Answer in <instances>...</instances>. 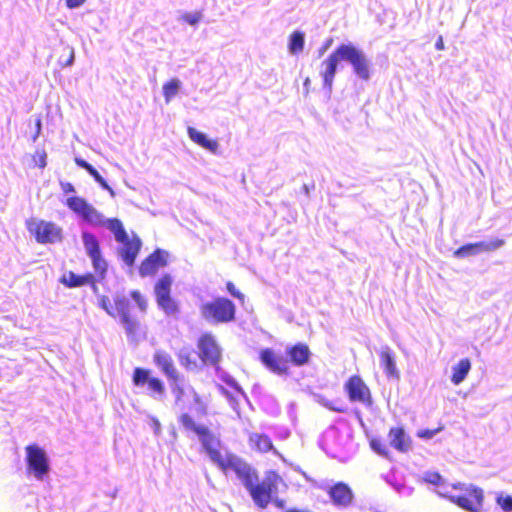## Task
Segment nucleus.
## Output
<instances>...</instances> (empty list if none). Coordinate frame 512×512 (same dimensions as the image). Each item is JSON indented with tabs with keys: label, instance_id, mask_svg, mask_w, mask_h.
Masks as SVG:
<instances>
[{
	"label": "nucleus",
	"instance_id": "obj_2",
	"mask_svg": "<svg viewBox=\"0 0 512 512\" xmlns=\"http://www.w3.org/2000/svg\"><path fill=\"white\" fill-rule=\"evenodd\" d=\"M341 60L349 62L353 72L360 79L364 81L370 79L371 64L364 52L354 45L341 44L322 62V67H324L321 71L323 86L329 92L332 90L337 65Z\"/></svg>",
	"mask_w": 512,
	"mask_h": 512
},
{
	"label": "nucleus",
	"instance_id": "obj_39",
	"mask_svg": "<svg viewBox=\"0 0 512 512\" xmlns=\"http://www.w3.org/2000/svg\"><path fill=\"white\" fill-rule=\"evenodd\" d=\"M497 503L500 505V507L504 511H506V512L512 511V497L511 496H500L497 498Z\"/></svg>",
	"mask_w": 512,
	"mask_h": 512
},
{
	"label": "nucleus",
	"instance_id": "obj_35",
	"mask_svg": "<svg viewBox=\"0 0 512 512\" xmlns=\"http://www.w3.org/2000/svg\"><path fill=\"white\" fill-rule=\"evenodd\" d=\"M94 180L99 183V185L105 189L108 190L111 194H113L112 188L108 185V183L105 181V179L98 173V171L93 167L90 172H88Z\"/></svg>",
	"mask_w": 512,
	"mask_h": 512
},
{
	"label": "nucleus",
	"instance_id": "obj_31",
	"mask_svg": "<svg viewBox=\"0 0 512 512\" xmlns=\"http://www.w3.org/2000/svg\"><path fill=\"white\" fill-rule=\"evenodd\" d=\"M304 48V34L299 31H295L290 36L289 50L292 54H298L302 52Z\"/></svg>",
	"mask_w": 512,
	"mask_h": 512
},
{
	"label": "nucleus",
	"instance_id": "obj_46",
	"mask_svg": "<svg viewBox=\"0 0 512 512\" xmlns=\"http://www.w3.org/2000/svg\"><path fill=\"white\" fill-rule=\"evenodd\" d=\"M271 502H273V504L279 509H283L285 507V502L282 499L272 498Z\"/></svg>",
	"mask_w": 512,
	"mask_h": 512
},
{
	"label": "nucleus",
	"instance_id": "obj_11",
	"mask_svg": "<svg viewBox=\"0 0 512 512\" xmlns=\"http://www.w3.org/2000/svg\"><path fill=\"white\" fill-rule=\"evenodd\" d=\"M66 205L70 210L80 215L85 221L92 225L104 226L107 222V219H105L101 213L81 197H69L66 201Z\"/></svg>",
	"mask_w": 512,
	"mask_h": 512
},
{
	"label": "nucleus",
	"instance_id": "obj_43",
	"mask_svg": "<svg viewBox=\"0 0 512 512\" xmlns=\"http://www.w3.org/2000/svg\"><path fill=\"white\" fill-rule=\"evenodd\" d=\"M325 407H327L329 410H332V411H335V412H345V408L344 407H340V406H336L334 405L333 403L331 402H324L323 403Z\"/></svg>",
	"mask_w": 512,
	"mask_h": 512
},
{
	"label": "nucleus",
	"instance_id": "obj_13",
	"mask_svg": "<svg viewBox=\"0 0 512 512\" xmlns=\"http://www.w3.org/2000/svg\"><path fill=\"white\" fill-rule=\"evenodd\" d=\"M132 382L136 387H146L153 396H162L165 393L164 382L160 378L153 376L149 369L136 367L133 370Z\"/></svg>",
	"mask_w": 512,
	"mask_h": 512
},
{
	"label": "nucleus",
	"instance_id": "obj_25",
	"mask_svg": "<svg viewBox=\"0 0 512 512\" xmlns=\"http://www.w3.org/2000/svg\"><path fill=\"white\" fill-rule=\"evenodd\" d=\"M187 133L189 138L202 147L203 149H206L212 153H217L219 144L217 140L208 139L205 134L202 132H199L194 127H188Z\"/></svg>",
	"mask_w": 512,
	"mask_h": 512
},
{
	"label": "nucleus",
	"instance_id": "obj_27",
	"mask_svg": "<svg viewBox=\"0 0 512 512\" xmlns=\"http://www.w3.org/2000/svg\"><path fill=\"white\" fill-rule=\"evenodd\" d=\"M471 369V361L468 358L461 359L453 368L451 382L459 385L467 377Z\"/></svg>",
	"mask_w": 512,
	"mask_h": 512
},
{
	"label": "nucleus",
	"instance_id": "obj_38",
	"mask_svg": "<svg viewBox=\"0 0 512 512\" xmlns=\"http://www.w3.org/2000/svg\"><path fill=\"white\" fill-rule=\"evenodd\" d=\"M130 295L132 299L136 302L138 307L142 311H145L147 308V300L143 297V295L137 290L132 291Z\"/></svg>",
	"mask_w": 512,
	"mask_h": 512
},
{
	"label": "nucleus",
	"instance_id": "obj_14",
	"mask_svg": "<svg viewBox=\"0 0 512 512\" xmlns=\"http://www.w3.org/2000/svg\"><path fill=\"white\" fill-rule=\"evenodd\" d=\"M259 360L270 372L286 376L290 373L289 360L271 348H264L259 352Z\"/></svg>",
	"mask_w": 512,
	"mask_h": 512
},
{
	"label": "nucleus",
	"instance_id": "obj_44",
	"mask_svg": "<svg viewBox=\"0 0 512 512\" xmlns=\"http://www.w3.org/2000/svg\"><path fill=\"white\" fill-rule=\"evenodd\" d=\"M85 0H66V6L70 9L76 8L84 4Z\"/></svg>",
	"mask_w": 512,
	"mask_h": 512
},
{
	"label": "nucleus",
	"instance_id": "obj_26",
	"mask_svg": "<svg viewBox=\"0 0 512 512\" xmlns=\"http://www.w3.org/2000/svg\"><path fill=\"white\" fill-rule=\"evenodd\" d=\"M381 365L388 377L398 378L399 373L396 368L395 357L389 347H384L379 353Z\"/></svg>",
	"mask_w": 512,
	"mask_h": 512
},
{
	"label": "nucleus",
	"instance_id": "obj_15",
	"mask_svg": "<svg viewBox=\"0 0 512 512\" xmlns=\"http://www.w3.org/2000/svg\"><path fill=\"white\" fill-rule=\"evenodd\" d=\"M83 244L87 255L92 261L95 272L104 277L107 271V263L101 255V249L98 239L92 233L84 232L82 234Z\"/></svg>",
	"mask_w": 512,
	"mask_h": 512
},
{
	"label": "nucleus",
	"instance_id": "obj_5",
	"mask_svg": "<svg viewBox=\"0 0 512 512\" xmlns=\"http://www.w3.org/2000/svg\"><path fill=\"white\" fill-rule=\"evenodd\" d=\"M287 487L283 478L274 470L267 471L261 482H251L246 488L255 505L265 509L271 503L273 496L278 492L279 486Z\"/></svg>",
	"mask_w": 512,
	"mask_h": 512
},
{
	"label": "nucleus",
	"instance_id": "obj_45",
	"mask_svg": "<svg viewBox=\"0 0 512 512\" xmlns=\"http://www.w3.org/2000/svg\"><path fill=\"white\" fill-rule=\"evenodd\" d=\"M62 189L65 193H72L75 191L74 186L71 183L62 184Z\"/></svg>",
	"mask_w": 512,
	"mask_h": 512
},
{
	"label": "nucleus",
	"instance_id": "obj_36",
	"mask_svg": "<svg viewBox=\"0 0 512 512\" xmlns=\"http://www.w3.org/2000/svg\"><path fill=\"white\" fill-rule=\"evenodd\" d=\"M202 19V13L200 11L194 13H185L182 15V20L190 25H196Z\"/></svg>",
	"mask_w": 512,
	"mask_h": 512
},
{
	"label": "nucleus",
	"instance_id": "obj_49",
	"mask_svg": "<svg viewBox=\"0 0 512 512\" xmlns=\"http://www.w3.org/2000/svg\"><path fill=\"white\" fill-rule=\"evenodd\" d=\"M285 512H310L309 510H302L298 508H289Z\"/></svg>",
	"mask_w": 512,
	"mask_h": 512
},
{
	"label": "nucleus",
	"instance_id": "obj_47",
	"mask_svg": "<svg viewBox=\"0 0 512 512\" xmlns=\"http://www.w3.org/2000/svg\"><path fill=\"white\" fill-rule=\"evenodd\" d=\"M435 47L437 50H443L445 48L442 36H439L438 39L436 40Z\"/></svg>",
	"mask_w": 512,
	"mask_h": 512
},
{
	"label": "nucleus",
	"instance_id": "obj_34",
	"mask_svg": "<svg viewBox=\"0 0 512 512\" xmlns=\"http://www.w3.org/2000/svg\"><path fill=\"white\" fill-rule=\"evenodd\" d=\"M444 430V425H439L435 429H420L417 431L416 435L422 439H431L434 435Z\"/></svg>",
	"mask_w": 512,
	"mask_h": 512
},
{
	"label": "nucleus",
	"instance_id": "obj_6",
	"mask_svg": "<svg viewBox=\"0 0 512 512\" xmlns=\"http://www.w3.org/2000/svg\"><path fill=\"white\" fill-rule=\"evenodd\" d=\"M204 320L213 324L233 322L236 318V306L226 297H216L200 306Z\"/></svg>",
	"mask_w": 512,
	"mask_h": 512
},
{
	"label": "nucleus",
	"instance_id": "obj_12",
	"mask_svg": "<svg viewBox=\"0 0 512 512\" xmlns=\"http://www.w3.org/2000/svg\"><path fill=\"white\" fill-rule=\"evenodd\" d=\"M344 390L351 402H358L367 407L372 406L371 391L359 375L350 376L344 384Z\"/></svg>",
	"mask_w": 512,
	"mask_h": 512
},
{
	"label": "nucleus",
	"instance_id": "obj_32",
	"mask_svg": "<svg viewBox=\"0 0 512 512\" xmlns=\"http://www.w3.org/2000/svg\"><path fill=\"white\" fill-rule=\"evenodd\" d=\"M370 447L377 454L383 457H389V450L387 448V445L382 440L376 438L372 439L370 441Z\"/></svg>",
	"mask_w": 512,
	"mask_h": 512
},
{
	"label": "nucleus",
	"instance_id": "obj_8",
	"mask_svg": "<svg viewBox=\"0 0 512 512\" xmlns=\"http://www.w3.org/2000/svg\"><path fill=\"white\" fill-rule=\"evenodd\" d=\"M27 231L40 244H53L60 242L63 238L62 228L51 221L38 218L26 220Z\"/></svg>",
	"mask_w": 512,
	"mask_h": 512
},
{
	"label": "nucleus",
	"instance_id": "obj_21",
	"mask_svg": "<svg viewBox=\"0 0 512 512\" xmlns=\"http://www.w3.org/2000/svg\"><path fill=\"white\" fill-rule=\"evenodd\" d=\"M286 355L289 363L301 367L309 363L311 351L306 343L298 342L287 347Z\"/></svg>",
	"mask_w": 512,
	"mask_h": 512
},
{
	"label": "nucleus",
	"instance_id": "obj_19",
	"mask_svg": "<svg viewBox=\"0 0 512 512\" xmlns=\"http://www.w3.org/2000/svg\"><path fill=\"white\" fill-rule=\"evenodd\" d=\"M504 245V240L495 239L490 242H476L463 245L454 251V256L458 258H464L472 255H476L482 251H492L500 248Z\"/></svg>",
	"mask_w": 512,
	"mask_h": 512
},
{
	"label": "nucleus",
	"instance_id": "obj_16",
	"mask_svg": "<svg viewBox=\"0 0 512 512\" xmlns=\"http://www.w3.org/2000/svg\"><path fill=\"white\" fill-rule=\"evenodd\" d=\"M449 500L469 512H479L483 502V492L476 487L465 490L463 495L449 496Z\"/></svg>",
	"mask_w": 512,
	"mask_h": 512
},
{
	"label": "nucleus",
	"instance_id": "obj_1",
	"mask_svg": "<svg viewBox=\"0 0 512 512\" xmlns=\"http://www.w3.org/2000/svg\"><path fill=\"white\" fill-rule=\"evenodd\" d=\"M172 393L175 406L182 412L178 417V422L186 431L193 432L199 437L210 459L221 471L225 474L233 471L245 488L251 482H257L258 474L251 465L233 453L223 456L221 451L214 446V444H218L214 434L206 426L196 424L189 414V411L194 408L198 415H207L208 406L204 397L198 394L193 387H184L179 384L172 386Z\"/></svg>",
	"mask_w": 512,
	"mask_h": 512
},
{
	"label": "nucleus",
	"instance_id": "obj_48",
	"mask_svg": "<svg viewBox=\"0 0 512 512\" xmlns=\"http://www.w3.org/2000/svg\"><path fill=\"white\" fill-rule=\"evenodd\" d=\"M40 131H41V120L38 118L36 120V133H35V135L33 137L34 140L39 136Z\"/></svg>",
	"mask_w": 512,
	"mask_h": 512
},
{
	"label": "nucleus",
	"instance_id": "obj_29",
	"mask_svg": "<svg viewBox=\"0 0 512 512\" xmlns=\"http://www.w3.org/2000/svg\"><path fill=\"white\" fill-rule=\"evenodd\" d=\"M178 361L182 367L188 371L198 368L197 361L192 350H181L177 354Z\"/></svg>",
	"mask_w": 512,
	"mask_h": 512
},
{
	"label": "nucleus",
	"instance_id": "obj_9",
	"mask_svg": "<svg viewBox=\"0 0 512 512\" xmlns=\"http://www.w3.org/2000/svg\"><path fill=\"white\" fill-rule=\"evenodd\" d=\"M26 463L29 471L38 480H42L49 472L50 465L46 452L37 444H30L25 447Z\"/></svg>",
	"mask_w": 512,
	"mask_h": 512
},
{
	"label": "nucleus",
	"instance_id": "obj_24",
	"mask_svg": "<svg viewBox=\"0 0 512 512\" xmlns=\"http://www.w3.org/2000/svg\"><path fill=\"white\" fill-rule=\"evenodd\" d=\"M248 444L252 450L259 453H267L274 448L272 440L264 433H250L248 436Z\"/></svg>",
	"mask_w": 512,
	"mask_h": 512
},
{
	"label": "nucleus",
	"instance_id": "obj_50",
	"mask_svg": "<svg viewBox=\"0 0 512 512\" xmlns=\"http://www.w3.org/2000/svg\"><path fill=\"white\" fill-rule=\"evenodd\" d=\"M309 82H310L309 78H306V80L304 82L305 86L309 85Z\"/></svg>",
	"mask_w": 512,
	"mask_h": 512
},
{
	"label": "nucleus",
	"instance_id": "obj_42",
	"mask_svg": "<svg viewBox=\"0 0 512 512\" xmlns=\"http://www.w3.org/2000/svg\"><path fill=\"white\" fill-rule=\"evenodd\" d=\"M75 163L79 167L85 169L87 172H90L93 168V166L91 164H89L87 161H85L84 159H81V158H76Z\"/></svg>",
	"mask_w": 512,
	"mask_h": 512
},
{
	"label": "nucleus",
	"instance_id": "obj_22",
	"mask_svg": "<svg viewBox=\"0 0 512 512\" xmlns=\"http://www.w3.org/2000/svg\"><path fill=\"white\" fill-rule=\"evenodd\" d=\"M59 281L67 288H76L84 285H90L94 289H97L96 278L92 273L77 275L72 271H68L61 276Z\"/></svg>",
	"mask_w": 512,
	"mask_h": 512
},
{
	"label": "nucleus",
	"instance_id": "obj_37",
	"mask_svg": "<svg viewBox=\"0 0 512 512\" xmlns=\"http://www.w3.org/2000/svg\"><path fill=\"white\" fill-rule=\"evenodd\" d=\"M226 290L228 291V293L233 296L234 298L238 299L240 302H244L245 300V296L243 293H241L237 288L236 286L234 285L233 282L231 281H228L226 283Z\"/></svg>",
	"mask_w": 512,
	"mask_h": 512
},
{
	"label": "nucleus",
	"instance_id": "obj_23",
	"mask_svg": "<svg viewBox=\"0 0 512 512\" xmlns=\"http://www.w3.org/2000/svg\"><path fill=\"white\" fill-rule=\"evenodd\" d=\"M390 445L401 453H406L411 448V438L403 427H392L388 432Z\"/></svg>",
	"mask_w": 512,
	"mask_h": 512
},
{
	"label": "nucleus",
	"instance_id": "obj_4",
	"mask_svg": "<svg viewBox=\"0 0 512 512\" xmlns=\"http://www.w3.org/2000/svg\"><path fill=\"white\" fill-rule=\"evenodd\" d=\"M104 226L113 233L116 241L122 245L119 249L121 259L126 265L133 266L141 250V239L136 234L129 237L123 223L118 218L107 219Z\"/></svg>",
	"mask_w": 512,
	"mask_h": 512
},
{
	"label": "nucleus",
	"instance_id": "obj_17",
	"mask_svg": "<svg viewBox=\"0 0 512 512\" xmlns=\"http://www.w3.org/2000/svg\"><path fill=\"white\" fill-rule=\"evenodd\" d=\"M168 257L169 254L167 251L162 249L154 250L141 262L139 266V274L142 277L155 275L160 269L167 266Z\"/></svg>",
	"mask_w": 512,
	"mask_h": 512
},
{
	"label": "nucleus",
	"instance_id": "obj_28",
	"mask_svg": "<svg viewBox=\"0 0 512 512\" xmlns=\"http://www.w3.org/2000/svg\"><path fill=\"white\" fill-rule=\"evenodd\" d=\"M57 63L61 67H67L72 65L74 61V49L68 45L61 46L56 50Z\"/></svg>",
	"mask_w": 512,
	"mask_h": 512
},
{
	"label": "nucleus",
	"instance_id": "obj_3",
	"mask_svg": "<svg viewBox=\"0 0 512 512\" xmlns=\"http://www.w3.org/2000/svg\"><path fill=\"white\" fill-rule=\"evenodd\" d=\"M99 306L113 318H119L125 332L133 341H137L142 334V325L139 320L130 314L129 300L122 295L101 296Z\"/></svg>",
	"mask_w": 512,
	"mask_h": 512
},
{
	"label": "nucleus",
	"instance_id": "obj_18",
	"mask_svg": "<svg viewBox=\"0 0 512 512\" xmlns=\"http://www.w3.org/2000/svg\"><path fill=\"white\" fill-rule=\"evenodd\" d=\"M153 362L170 381H179V372L174 364L172 356L168 352L164 350H156L153 354Z\"/></svg>",
	"mask_w": 512,
	"mask_h": 512
},
{
	"label": "nucleus",
	"instance_id": "obj_10",
	"mask_svg": "<svg viewBox=\"0 0 512 512\" xmlns=\"http://www.w3.org/2000/svg\"><path fill=\"white\" fill-rule=\"evenodd\" d=\"M198 356L204 365L217 366L222 357L221 348L211 333H203L197 340Z\"/></svg>",
	"mask_w": 512,
	"mask_h": 512
},
{
	"label": "nucleus",
	"instance_id": "obj_41",
	"mask_svg": "<svg viewBox=\"0 0 512 512\" xmlns=\"http://www.w3.org/2000/svg\"><path fill=\"white\" fill-rule=\"evenodd\" d=\"M75 163L79 167L85 169L87 172H90L93 168V166L91 164H89L87 161H85L84 159H81V158H76Z\"/></svg>",
	"mask_w": 512,
	"mask_h": 512
},
{
	"label": "nucleus",
	"instance_id": "obj_7",
	"mask_svg": "<svg viewBox=\"0 0 512 512\" xmlns=\"http://www.w3.org/2000/svg\"><path fill=\"white\" fill-rule=\"evenodd\" d=\"M173 279L169 274L163 275L154 285L156 303L163 313L170 318L179 319L180 303L171 295Z\"/></svg>",
	"mask_w": 512,
	"mask_h": 512
},
{
	"label": "nucleus",
	"instance_id": "obj_20",
	"mask_svg": "<svg viewBox=\"0 0 512 512\" xmlns=\"http://www.w3.org/2000/svg\"><path fill=\"white\" fill-rule=\"evenodd\" d=\"M328 495L335 506L347 507L353 501L351 488L343 482H337L328 489Z\"/></svg>",
	"mask_w": 512,
	"mask_h": 512
},
{
	"label": "nucleus",
	"instance_id": "obj_40",
	"mask_svg": "<svg viewBox=\"0 0 512 512\" xmlns=\"http://www.w3.org/2000/svg\"><path fill=\"white\" fill-rule=\"evenodd\" d=\"M46 157L47 155L44 151H37L33 156L35 164L41 169L46 167Z\"/></svg>",
	"mask_w": 512,
	"mask_h": 512
},
{
	"label": "nucleus",
	"instance_id": "obj_33",
	"mask_svg": "<svg viewBox=\"0 0 512 512\" xmlns=\"http://www.w3.org/2000/svg\"><path fill=\"white\" fill-rule=\"evenodd\" d=\"M423 481L437 486L442 483V476L438 472L428 471L423 475Z\"/></svg>",
	"mask_w": 512,
	"mask_h": 512
},
{
	"label": "nucleus",
	"instance_id": "obj_30",
	"mask_svg": "<svg viewBox=\"0 0 512 512\" xmlns=\"http://www.w3.org/2000/svg\"><path fill=\"white\" fill-rule=\"evenodd\" d=\"M180 87V81L173 78L163 85V95L165 102L169 103L178 93Z\"/></svg>",
	"mask_w": 512,
	"mask_h": 512
}]
</instances>
